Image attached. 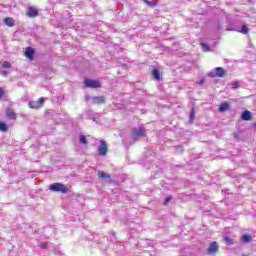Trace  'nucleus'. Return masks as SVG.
I'll return each instance as SVG.
<instances>
[{"label": "nucleus", "instance_id": "4", "mask_svg": "<svg viewBox=\"0 0 256 256\" xmlns=\"http://www.w3.org/2000/svg\"><path fill=\"white\" fill-rule=\"evenodd\" d=\"M107 142H105V140H100V145L98 146V155H100V157H105V155H107Z\"/></svg>", "mask_w": 256, "mask_h": 256}, {"label": "nucleus", "instance_id": "15", "mask_svg": "<svg viewBox=\"0 0 256 256\" xmlns=\"http://www.w3.org/2000/svg\"><path fill=\"white\" fill-rule=\"evenodd\" d=\"M4 23L8 27H14L15 26V20L11 17L4 18Z\"/></svg>", "mask_w": 256, "mask_h": 256}, {"label": "nucleus", "instance_id": "21", "mask_svg": "<svg viewBox=\"0 0 256 256\" xmlns=\"http://www.w3.org/2000/svg\"><path fill=\"white\" fill-rule=\"evenodd\" d=\"M79 142L82 143V145H87V137H85V135L81 134L79 136Z\"/></svg>", "mask_w": 256, "mask_h": 256}, {"label": "nucleus", "instance_id": "12", "mask_svg": "<svg viewBox=\"0 0 256 256\" xmlns=\"http://www.w3.org/2000/svg\"><path fill=\"white\" fill-rule=\"evenodd\" d=\"M6 117H7L8 119L15 120V119H17V114H15V112L13 111V109L8 108V109H6Z\"/></svg>", "mask_w": 256, "mask_h": 256}, {"label": "nucleus", "instance_id": "29", "mask_svg": "<svg viewBox=\"0 0 256 256\" xmlns=\"http://www.w3.org/2000/svg\"><path fill=\"white\" fill-rule=\"evenodd\" d=\"M4 95L5 91L3 90V88L0 87V99H2Z\"/></svg>", "mask_w": 256, "mask_h": 256}, {"label": "nucleus", "instance_id": "33", "mask_svg": "<svg viewBox=\"0 0 256 256\" xmlns=\"http://www.w3.org/2000/svg\"><path fill=\"white\" fill-rule=\"evenodd\" d=\"M235 139H239V135L234 134Z\"/></svg>", "mask_w": 256, "mask_h": 256}, {"label": "nucleus", "instance_id": "31", "mask_svg": "<svg viewBox=\"0 0 256 256\" xmlns=\"http://www.w3.org/2000/svg\"><path fill=\"white\" fill-rule=\"evenodd\" d=\"M176 149H177V151H180V153H183V151H185L183 149V146H177Z\"/></svg>", "mask_w": 256, "mask_h": 256}, {"label": "nucleus", "instance_id": "9", "mask_svg": "<svg viewBox=\"0 0 256 256\" xmlns=\"http://www.w3.org/2000/svg\"><path fill=\"white\" fill-rule=\"evenodd\" d=\"M230 107H231V105H229V102L224 101L219 106V112L220 113H225V111H229Z\"/></svg>", "mask_w": 256, "mask_h": 256}, {"label": "nucleus", "instance_id": "19", "mask_svg": "<svg viewBox=\"0 0 256 256\" xmlns=\"http://www.w3.org/2000/svg\"><path fill=\"white\" fill-rule=\"evenodd\" d=\"M224 241H225V243H226L227 245H234V244H235V240L232 239V238L229 237V236H225V237H224Z\"/></svg>", "mask_w": 256, "mask_h": 256}, {"label": "nucleus", "instance_id": "11", "mask_svg": "<svg viewBox=\"0 0 256 256\" xmlns=\"http://www.w3.org/2000/svg\"><path fill=\"white\" fill-rule=\"evenodd\" d=\"M92 103L94 105H102V103H105V98H103L102 96L93 97Z\"/></svg>", "mask_w": 256, "mask_h": 256}, {"label": "nucleus", "instance_id": "18", "mask_svg": "<svg viewBox=\"0 0 256 256\" xmlns=\"http://www.w3.org/2000/svg\"><path fill=\"white\" fill-rule=\"evenodd\" d=\"M193 121H195V106H192L191 108L189 123H193Z\"/></svg>", "mask_w": 256, "mask_h": 256}, {"label": "nucleus", "instance_id": "5", "mask_svg": "<svg viewBox=\"0 0 256 256\" xmlns=\"http://www.w3.org/2000/svg\"><path fill=\"white\" fill-rule=\"evenodd\" d=\"M45 103V98H39L38 101H30L28 103L30 109H41L43 107V104Z\"/></svg>", "mask_w": 256, "mask_h": 256}, {"label": "nucleus", "instance_id": "13", "mask_svg": "<svg viewBox=\"0 0 256 256\" xmlns=\"http://www.w3.org/2000/svg\"><path fill=\"white\" fill-rule=\"evenodd\" d=\"M241 119L243 121H251V112L249 110L242 112Z\"/></svg>", "mask_w": 256, "mask_h": 256}, {"label": "nucleus", "instance_id": "8", "mask_svg": "<svg viewBox=\"0 0 256 256\" xmlns=\"http://www.w3.org/2000/svg\"><path fill=\"white\" fill-rule=\"evenodd\" d=\"M97 175L99 179H102V181H105L106 183H111L112 181L110 174H107L101 170H98Z\"/></svg>", "mask_w": 256, "mask_h": 256}, {"label": "nucleus", "instance_id": "24", "mask_svg": "<svg viewBox=\"0 0 256 256\" xmlns=\"http://www.w3.org/2000/svg\"><path fill=\"white\" fill-rule=\"evenodd\" d=\"M200 45H201L203 51H211V47H209L208 44L201 43Z\"/></svg>", "mask_w": 256, "mask_h": 256}, {"label": "nucleus", "instance_id": "27", "mask_svg": "<svg viewBox=\"0 0 256 256\" xmlns=\"http://www.w3.org/2000/svg\"><path fill=\"white\" fill-rule=\"evenodd\" d=\"M171 199V196H168L164 201V205H169V203H171Z\"/></svg>", "mask_w": 256, "mask_h": 256}, {"label": "nucleus", "instance_id": "10", "mask_svg": "<svg viewBox=\"0 0 256 256\" xmlns=\"http://www.w3.org/2000/svg\"><path fill=\"white\" fill-rule=\"evenodd\" d=\"M25 55L28 59H33V57H35V49L27 47L25 50Z\"/></svg>", "mask_w": 256, "mask_h": 256}, {"label": "nucleus", "instance_id": "6", "mask_svg": "<svg viewBox=\"0 0 256 256\" xmlns=\"http://www.w3.org/2000/svg\"><path fill=\"white\" fill-rule=\"evenodd\" d=\"M27 17L35 18L39 16V10L33 6H29L26 12Z\"/></svg>", "mask_w": 256, "mask_h": 256}, {"label": "nucleus", "instance_id": "17", "mask_svg": "<svg viewBox=\"0 0 256 256\" xmlns=\"http://www.w3.org/2000/svg\"><path fill=\"white\" fill-rule=\"evenodd\" d=\"M251 239H252L251 235L244 234L241 238V241L242 243H251Z\"/></svg>", "mask_w": 256, "mask_h": 256}, {"label": "nucleus", "instance_id": "32", "mask_svg": "<svg viewBox=\"0 0 256 256\" xmlns=\"http://www.w3.org/2000/svg\"><path fill=\"white\" fill-rule=\"evenodd\" d=\"M205 83V78H202L198 81V85H203Z\"/></svg>", "mask_w": 256, "mask_h": 256}, {"label": "nucleus", "instance_id": "30", "mask_svg": "<svg viewBox=\"0 0 256 256\" xmlns=\"http://www.w3.org/2000/svg\"><path fill=\"white\" fill-rule=\"evenodd\" d=\"M208 77H217L216 72H209Z\"/></svg>", "mask_w": 256, "mask_h": 256}, {"label": "nucleus", "instance_id": "7", "mask_svg": "<svg viewBox=\"0 0 256 256\" xmlns=\"http://www.w3.org/2000/svg\"><path fill=\"white\" fill-rule=\"evenodd\" d=\"M217 251H219V244L216 241H214L207 248V253L208 255H213V253H217Z\"/></svg>", "mask_w": 256, "mask_h": 256}, {"label": "nucleus", "instance_id": "3", "mask_svg": "<svg viewBox=\"0 0 256 256\" xmlns=\"http://www.w3.org/2000/svg\"><path fill=\"white\" fill-rule=\"evenodd\" d=\"M84 86L88 89H99V87H101V83L97 80L86 79L84 81Z\"/></svg>", "mask_w": 256, "mask_h": 256}, {"label": "nucleus", "instance_id": "34", "mask_svg": "<svg viewBox=\"0 0 256 256\" xmlns=\"http://www.w3.org/2000/svg\"><path fill=\"white\" fill-rule=\"evenodd\" d=\"M254 127H256V122L254 123Z\"/></svg>", "mask_w": 256, "mask_h": 256}, {"label": "nucleus", "instance_id": "25", "mask_svg": "<svg viewBox=\"0 0 256 256\" xmlns=\"http://www.w3.org/2000/svg\"><path fill=\"white\" fill-rule=\"evenodd\" d=\"M2 67L3 69H9V67H11V62L9 61L3 62Z\"/></svg>", "mask_w": 256, "mask_h": 256}, {"label": "nucleus", "instance_id": "23", "mask_svg": "<svg viewBox=\"0 0 256 256\" xmlns=\"http://www.w3.org/2000/svg\"><path fill=\"white\" fill-rule=\"evenodd\" d=\"M146 5H149L150 7H155L157 5L156 1H149V0H144Z\"/></svg>", "mask_w": 256, "mask_h": 256}, {"label": "nucleus", "instance_id": "2", "mask_svg": "<svg viewBox=\"0 0 256 256\" xmlns=\"http://www.w3.org/2000/svg\"><path fill=\"white\" fill-rule=\"evenodd\" d=\"M146 131L143 127H136L132 129V137L134 141H139V139L145 137Z\"/></svg>", "mask_w": 256, "mask_h": 256}, {"label": "nucleus", "instance_id": "26", "mask_svg": "<svg viewBox=\"0 0 256 256\" xmlns=\"http://www.w3.org/2000/svg\"><path fill=\"white\" fill-rule=\"evenodd\" d=\"M48 243L47 242H41L38 247H40V249H47Z\"/></svg>", "mask_w": 256, "mask_h": 256}, {"label": "nucleus", "instance_id": "28", "mask_svg": "<svg viewBox=\"0 0 256 256\" xmlns=\"http://www.w3.org/2000/svg\"><path fill=\"white\" fill-rule=\"evenodd\" d=\"M233 89H237L239 87V82H232Z\"/></svg>", "mask_w": 256, "mask_h": 256}, {"label": "nucleus", "instance_id": "22", "mask_svg": "<svg viewBox=\"0 0 256 256\" xmlns=\"http://www.w3.org/2000/svg\"><path fill=\"white\" fill-rule=\"evenodd\" d=\"M8 127L7 124L5 122H0V131H7Z\"/></svg>", "mask_w": 256, "mask_h": 256}, {"label": "nucleus", "instance_id": "20", "mask_svg": "<svg viewBox=\"0 0 256 256\" xmlns=\"http://www.w3.org/2000/svg\"><path fill=\"white\" fill-rule=\"evenodd\" d=\"M240 33H242L243 35H247V33H249V28L247 27V24L242 25Z\"/></svg>", "mask_w": 256, "mask_h": 256}, {"label": "nucleus", "instance_id": "1", "mask_svg": "<svg viewBox=\"0 0 256 256\" xmlns=\"http://www.w3.org/2000/svg\"><path fill=\"white\" fill-rule=\"evenodd\" d=\"M49 189L53 193H63L64 195H67V193H69V188H67V186H65L64 184H61L59 182L51 184L49 186Z\"/></svg>", "mask_w": 256, "mask_h": 256}, {"label": "nucleus", "instance_id": "35", "mask_svg": "<svg viewBox=\"0 0 256 256\" xmlns=\"http://www.w3.org/2000/svg\"><path fill=\"white\" fill-rule=\"evenodd\" d=\"M61 1H63V0H60V3H61Z\"/></svg>", "mask_w": 256, "mask_h": 256}, {"label": "nucleus", "instance_id": "14", "mask_svg": "<svg viewBox=\"0 0 256 256\" xmlns=\"http://www.w3.org/2000/svg\"><path fill=\"white\" fill-rule=\"evenodd\" d=\"M215 72H216V77H225V73H227L225 69H223V67L215 68Z\"/></svg>", "mask_w": 256, "mask_h": 256}, {"label": "nucleus", "instance_id": "16", "mask_svg": "<svg viewBox=\"0 0 256 256\" xmlns=\"http://www.w3.org/2000/svg\"><path fill=\"white\" fill-rule=\"evenodd\" d=\"M152 77H153L154 79H156V81H160V79H161V73L159 72L158 69H154V70L152 71Z\"/></svg>", "mask_w": 256, "mask_h": 256}]
</instances>
